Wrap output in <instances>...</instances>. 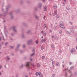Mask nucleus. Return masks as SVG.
Wrapping results in <instances>:
<instances>
[{
  "instance_id": "f257e3e1",
  "label": "nucleus",
  "mask_w": 77,
  "mask_h": 77,
  "mask_svg": "<svg viewBox=\"0 0 77 77\" xmlns=\"http://www.w3.org/2000/svg\"><path fill=\"white\" fill-rule=\"evenodd\" d=\"M60 26L61 28H63V29H65L64 26H63V23L62 22L60 23Z\"/></svg>"
},
{
  "instance_id": "f03ea898",
  "label": "nucleus",
  "mask_w": 77,
  "mask_h": 77,
  "mask_svg": "<svg viewBox=\"0 0 77 77\" xmlns=\"http://www.w3.org/2000/svg\"><path fill=\"white\" fill-rule=\"evenodd\" d=\"M75 50L73 48H72L71 49V53L73 54V52H75Z\"/></svg>"
},
{
  "instance_id": "7ed1b4c3",
  "label": "nucleus",
  "mask_w": 77,
  "mask_h": 77,
  "mask_svg": "<svg viewBox=\"0 0 77 77\" xmlns=\"http://www.w3.org/2000/svg\"><path fill=\"white\" fill-rule=\"evenodd\" d=\"M46 41V39H42V40L41 41V42L42 43H43L44 42H45Z\"/></svg>"
},
{
  "instance_id": "20e7f679",
  "label": "nucleus",
  "mask_w": 77,
  "mask_h": 77,
  "mask_svg": "<svg viewBox=\"0 0 77 77\" xmlns=\"http://www.w3.org/2000/svg\"><path fill=\"white\" fill-rule=\"evenodd\" d=\"M38 75H39V76L40 77H42L43 76V75L42 74H41V72H38Z\"/></svg>"
},
{
  "instance_id": "39448f33",
  "label": "nucleus",
  "mask_w": 77,
  "mask_h": 77,
  "mask_svg": "<svg viewBox=\"0 0 77 77\" xmlns=\"http://www.w3.org/2000/svg\"><path fill=\"white\" fill-rule=\"evenodd\" d=\"M29 62L26 63V67H28L29 66Z\"/></svg>"
},
{
  "instance_id": "423d86ee",
  "label": "nucleus",
  "mask_w": 77,
  "mask_h": 77,
  "mask_svg": "<svg viewBox=\"0 0 77 77\" xmlns=\"http://www.w3.org/2000/svg\"><path fill=\"white\" fill-rule=\"evenodd\" d=\"M44 11H46L47 10V7L46 6H45V7H44Z\"/></svg>"
},
{
  "instance_id": "0eeeda50",
  "label": "nucleus",
  "mask_w": 77,
  "mask_h": 77,
  "mask_svg": "<svg viewBox=\"0 0 77 77\" xmlns=\"http://www.w3.org/2000/svg\"><path fill=\"white\" fill-rule=\"evenodd\" d=\"M51 48H55V45H54L52 44L51 45Z\"/></svg>"
},
{
  "instance_id": "6e6552de",
  "label": "nucleus",
  "mask_w": 77,
  "mask_h": 77,
  "mask_svg": "<svg viewBox=\"0 0 77 77\" xmlns=\"http://www.w3.org/2000/svg\"><path fill=\"white\" fill-rule=\"evenodd\" d=\"M57 7V5H54V8L55 9H56Z\"/></svg>"
},
{
  "instance_id": "1a4fd4ad",
  "label": "nucleus",
  "mask_w": 77,
  "mask_h": 77,
  "mask_svg": "<svg viewBox=\"0 0 77 77\" xmlns=\"http://www.w3.org/2000/svg\"><path fill=\"white\" fill-rule=\"evenodd\" d=\"M13 29H14V32H16V30L15 29V27L14 26L13 27Z\"/></svg>"
},
{
  "instance_id": "9d476101",
  "label": "nucleus",
  "mask_w": 77,
  "mask_h": 77,
  "mask_svg": "<svg viewBox=\"0 0 77 77\" xmlns=\"http://www.w3.org/2000/svg\"><path fill=\"white\" fill-rule=\"evenodd\" d=\"M56 66H59V63L58 62H57V63H56Z\"/></svg>"
},
{
  "instance_id": "9b49d317",
  "label": "nucleus",
  "mask_w": 77,
  "mask_h": 77,
  "mask_svg": "<svg viewBox=\"0 0 77 77\" xmlns=\"http://www.w3.org/2000/svg\"><path fill=\"white\" fill-rule=\"evenodd\" d=\"M57 11H54V14H55V15H56V14H57Z\"/></svg>"
},
{
  "instance_id": "f8f14e48",
  "label": "nucleus",
  "mask_w": 77,
  "mask_h": 77,
  "mask_svg": "<svg viewBox=\"0 0 77 77\" xmlns=\"http://www.w3.org/2000/svg\"><path fill=\"white\" fill-rule=\"evenodd\" d=\"M37 67H40V65H39V63H37Z\"/></svg>"
},
{
  "instance_id": "ddd939ff",
  "label": "nucleus",
  "mask_w": 77,
  "mask_h": 77,
  "mask_svg": "<svg viewBox=\"0 0 77 77\" xmlns=\"http://www.w3.org/2000/svg\"><path fill=\"white\" fill-rule=\"evenodd\" d=\"M41 50H43V49H44V48H43V46H41Z\"/></svg>"
},
{
  "instance_id": "4468645a",
  "label": "nucleus",
  "mask_w": 77,
  "mask_h": 77,
  "mask_svg": "<svg viewBox=\"0 0 77 77\" xmlns=\"http://www.w3.org/2000/svg\"><path fill=\"white\" fill-rule=\"evenodd\" d=\"M68 72H69V73H70V74H72V72L70 70H69Z\"/></svg>"
},
{
  "instance_id": "2eb2a0df",
  "label": "nucleus",
  "mask_w": 77,
  "mask_h": 77,
  "mask_svg": "<svg viewBox=\"0 0 77 77\" xmlns=\"http://www.w3.org/2000/svg\"><path fill=\"white\" fill-rule=\"evenodd\" d=\"M38 75V72H36V73H35V75H36V76Z\"/></svg>"
},
{
  "instance_id": "dca6fc26",
  "label": "nucleus",
  "mask_w": 77,
  "mask_h": 77,
  "mask_svg": "<svg viewBox=\"0 0 77 77\" xmlns=\"http://www.w3.org/2000/svg\"><path fill=\"white\" fill-rule=\"evenodd\" d=\"M73 68V66H72L71 67H70V69H72Z\"/></svg>"
},
{
  "instance_id": "f3484780",
  "label": "nucleus",
  "mask_w": 77,
  "mask_h": 77,
  "mask_svg": "<svg viewBox=\"0 0 77 77\" xmlns=\"http://www.w3.org/2000/svg\"><path fill=\"white\" fill-rule=\"evenodd\" d=\"M44 27L45 28L46 27V24H45V25H44Z\"/></svg>"
},
{
  "instance_id": "a211bd4d",
  "label": "nucleus",
  "mask_w": 77,
  "mask_h": 77,
  "mask_svg": "<svg viewBox=\"0 0 77 77\" xmlns=\"http://www.w3.org/2000/svg\"><path fill=\"white\" fill-rule=\"evenodd\" d=\"M62 33V31H60V32H59V33L60 34H61Z\"/></svg>"
},
{
  "instance_id": "6ab92c4d",
  "label": "nucleus",
  "mask_w": 77,
  "mask_h": 77,
  "mask_svg": "<svg viewBox=\"0 0 77 77\" xmlns=\"http://www.w3.org/2000/svg\"><path fill=\"white\" fill-rule=\"evenodd\" d=\"M7 59L8 60H10V58L9 57H7Z\"/></svg>"
},
{
  "instance_id": "aec40b11",
  "label": "nucleus",
  "mask_w": 77,
  "mask_h": 77,
  "mask_svg": "<svg viewBox=\"0 0 77 77\" xmlns=\"http://www.w3.org/2000/svg\"><path fill=\"white\" fill-rule=\"evenodd\" d=\"M66 9L67 10H69V8L68 7H66Z\"/></svg>"
},
{
  "instance_id": "412c9836",
  "label": "nucleus",
  "mask_w": 77,
  "mask_h": 77,
  "mask_svg": "<svg viewBox=\"0 0 77 77\" xmlns=\"http://www.w3.org/2000/svg\"><path fill=\"white\" fill-rule=\"evenodd\" d=\"M45 57L44 56H43L42 57V59H44Z\"/></svg>"
},
{
  "instance_id": "4be33fe9",
  "label": "nucleus",
  "mask_w": 77,
  "mask_h": 77,
  "mask_svg": "<svg viewBox=\"0 0 77 77\" xmlns=\"http://www.w3.org/2000/svg\"><path fill=\"white\" fill-rule=\"evenodd\" d=\"M55 74H53V75H52V76H53V77H55Z\"/></svg>"
},
{
  "instance_id": "5701e85b",
  "label": "nucleus",
  "mask_w": 77,
  "mask_h": 77,
  "mask_svg": "<svg viewBox=\"0 0 77 77\" xmlns=\"http://www.w3.org/2000/svg\"><path fill=\"white\" fill-rule=\"evenodd\" d=\"M35 43H36V44H38V41H36V42H35Z\"/></svg>"
},
{
  "instance_id": "b1692460",
  "label": "nucleus",
  "mask_w": 77,
  "mask_h": 77,
  "mask_svg": "<svg viewBox=\"0 0 77 77\" xmlns=\"http://www.w3.org/2000/svg\"><path fill=\"white\" fill-rule=\"evenodd\" d=\"M34 53H33V54H31V56H33V55H34Z\"/></svg>"
},
{
  "instance_id": "393cba45",
  "label": "nucleus",
  "mask_w": 77,
  "mask_h": 77,
  "mask_svg": "<svg viewBox=\"0 0 77 77\" xmlns=\"http://www.w3.org/2000/svg\"><path fill=\"white\" fill-rule=\"evenodd\" d=\"M46 18V16H44L43 18L44 19H45Z\"/></svg>"
},
{
  "instance_id": "a878e982",
  "label": "nucleus",
  "mask_w": 77,
  "mask_h": 77,
  "mask_svg": "<svg viewBox=\"0 0 77 77\" xmlns=\"http://www.w3.org/2000/svg\"><path fill=\"white\" fill-rule=\"evenodd\" d=\"M2 66L0 65V69L2 68Z\"/></svg>"
},
{
  "instance_id": "bb28decb",
  "label": "nucleus",
  "mask_w": 77,
  "mask_h": 77,
  "mask_svg": "<svg viewBox=\"0 0 77 77\" xmlns=\"http://www.w3.org/2000/svg\"><path fill=\"white\" fill-rule=\"evenodd\" d=\"M56 17L57 18H59V16L58 15H57L56 16Z\"/></svg>"
},
{
  "instance_id": "cd10ccee",
  "label": "nucleus",
  "mask_w": 77,
  "mask_h": 77,
  "mask_svg": "<svg viewBox=\"0 0 77 77\" xmlns=\"http://www.w3.org/2000/svg\"><path fill=\"white\" fill-rule=\"evenodd\" d=\"M51 27H53V25L52 24H51Z\"/></svg>"
},
{
  "instance_id": "c85d7f7f",
  "label": "nucleus",
  "mask_w": 77,
  "mask_h": 77,
  "mask_svg": "<svg viewBox=\"0 0 77 77\" xmlns=\"http://www.w3.org/2000/svg\"><path fill=\"white\" fill-rule=\"evenodd\" d=\"M44 35L46 36V33H44Z\"/></svg>"
},
{
  "instance_id": "c756f323",
  "label": "nucleus",
  "mask_w": 77,
  "mask_h": 77,
  "mask_svg": "<svg viewBox=\"0 0 77 77\" xmlns=\"http://www.w3.org/2000/svg\"><path fill=\"white\" fill-rule=\"evenodd\" d=\"M31 40L29 41V42H28V43H31Z\"/></svg>"
},
{
  "instance_id": "7c9ffc66",
  "label": "nucleus",
  "mask_w": 77,
  "mask_h": 77,
  "mask_svg": "<svg viewBox=\"0 0 77 77\" xmlns=\"http://www.w3.org/2000/svg\"><path fill=\"white\" fill-rule=\"evenodd\" d=\"M44 32L43 31H41V33H43Z\"/></svg>"
},
{
  "instance_id": "2f4dec72",
  "label": "nucleus",
  "mask_w": 77,
  "mask_h": 77,
  "mask_svg": "<svg viewBox=\"0 0 77 77\" xmlns=\"http://www.w3.org/2000/svg\"><path fill=\"white\" fill-rule=\"evenodd\" d=\"M54 38V36H52V38Z\"/></svg>"
},
{
  "instance_id": "473e14b6",
  "label": "nucleus",
  "mask_w": 77,
  "mask_h": 77,
  "mask_svg": "<svg viewBox=\"0 0 77 77\" xmlns=\"http://www.w3.org/2000/svg\"><path fill=\"white\" fill-rule=\"evenodd\" d=\"M7 44H8V43H7V42H6V43H5V45H7Z\"/></svg>"
},
{
  "instance_id": "72a5a7b5",
  "label": "nucleus",
  "mask_w": 77,
  "mask_h": 77,
  "mask_svg": "<svg viewBox=\"0 0 77 77\" xmlns=\"http://www.w3.org/2000/svg\"><path fill=\"white\" fill-rule=\"evenodd\" d=\"M25 45H23V48H25Z\"/></svg>"
},
{
  "instance_id": "f704fd0d",
  "label": "nucleus",
  "mask_w": 77,
  "mask_h": 77,
  "mask_svg": "<svg viewBox=\"0 0 77 77\" xmlns=\"http://www.w3.org/2000/svg\"><path fill=\"white\" fill-rule=\"evenodd\" d=\"M71 64H72V63L71 62H70V63H69V64L70 65H71Z\"/></svg>"
},
{
  "instance_id": "c9c22d12",
  "label": "nucleus",
  "mask_w": 77,
  "mask_h": 77,
  "mask_svg": "<svg viewBox=\"0 0 77 77\" xmlns=\"http://www.w3.org/2000/svg\"><path fill=\"white\" fill-rule=\"evenodd\" d=\"M1 49V45L0 44V50Z\"/></svg>"
},
{
  "instance_id": "e433bc0d",
  "label": "nucleus",
  "mask_w": 77,
  "mask_h": 77,
  "mask_svg": "<svg viewBox=\"0 0 77 77\" xmlns=\"http://www.w3.org/2000/svg\"><path fill=\"white\" fill-rule=\"evenodd\" d=\"M50 32H52L51 30V29L50 30Z\"/></svg>"
},
{
  "instance_id": "4c0bfd02",
  "label": "nucleus",
  "mask_w": 77,
  "mask_h": 77,
  "mask_svg": "<svg viewBox=\"0 0 77 77\" xmlns=\"http://www.w3.org/2000/svg\"><path fill=\"white\" fill-rule=\"evenodd\" d=\"M60 53H62V51H60Z\"/></svg>"
},
{
  "instance_id": "58836bf2",
  "label": "nucleus",
  "mask_w": 77,
  "mask_h": 77,
  "mask_svg": "<svg viewBox=\"0 0 77 77\" xmlns=\"http://www.w3.org/2000/svg\"><path fill=\"white\" fill-rule=\"evenodd\" d=\"M46 30H47V29H48V27H46Z\"/></svg>"
},
{
  "instance_id": "ea45409f",
  "label": "nucleus",
  "mask_w": 77,
  "mask_h": 77,
  "mask_svg": "<svg viewBox=\"0 0 77 77\" xmlns=\"http://www.w3.org/2000/svg\"><path fill=\"white\" fill-rule=\"evenodd\" d=\"M64 2H66V0H64Z\"/></svg>"
},
{
  "instance_id": "a19ab883",
  "label": "nucleus",
  "mask_w": 77,
  "mask_h": 77,
  "mask_svg": "<svg viewBox=\"0 0 77 77\" xmlns=\"http://www.w3.org/2000/svg\"><path fill=\"white\" fill-rule=\"evenodd\" d=\"M75 48L77 50V46H76Z\"/></svg>"
},
{
  "instance_id": "79ce46f5",
  "label": "nucleus",
  "mask_w": 77,
  "mask_h": 77,
  "mask_svg": "<svg viewBox=\"0 0 77 77\" xmlns=\"http://www.w3.org/2000/svg\"><path fill=\"white\" fill-rule=\"evenodd\" d=\"M35 18H38V17H37V16H36V17H35Z\"/></svg>"
},
{
  "instance_id": "37998d69",
  "label": "nucleus",
  "mask_w": 77,
  "mask_h": 77,
  "mask_svg": "<svg viewBox=\"0 0 77 77\" xmlns=\"http://www.w3.org/2000/svg\"><path fill=\"white\" fill-rule=\"evenodd\" d=\"M55 14H53V16H54Z\"/></svg>"
},
{
  "instance_id": "c03bdc74",
  "label": "nucleus",
  "mask_w": 77,
  "mask_h": 77,
  "mask_svg": "<svg viewBox=\"0 0 77 77\" xmlns=\"http://www.w3.org/2000/svg\"><path fill=\"white\" fill-rule=\"evenodd\" d=\"M25 77H28V76L26 75V76H25Z\"/></svg>"
},
{
  "instance_id": "a18cd8bd",
  "label": "nucleus",
  "mask_w": 77,
  "mask_h": 77,
  "mask_svg": "<svg viewBox=\"0 0 77 77\" xmlns=\"http://www.w3.org/2000/svg\"><path fill=\"white\" fill-rule=\"evenodd\" d=\"M52 63H53V64H54V61H53V62Z\"/></svg>"
},
{
  "instance_id": "49530a36",
  "label": "nucleus",
  "mask_w": 77,
  "mask_h": 77,
  "mask_svg": "<svg viewBox=\"0 0 77 77\" xmlns=\"http://www.w3.org/2000/svg\"><path fill=\"white\" fill-rule=\"evenodd\" d=\"M3 40H4V37H3Z\"/></svg>"
},
{
  "instance_id": "de8ad7c7",
  "label": "nucleus",
  "mask_w": 77,
  "mask_h": 77,
  "mask_svg": "<svg viewBox=\"0 0 77 77\" xmlns=\"http://www.w3.org/2000/svg\"><path fill=\"white\" fill-rule=\"evenodd\" d=\"M1 41V38H0V41Z\"/></svg>"
},
{
  "instance_id": "09e8293b",
  "label": "nucleus",
  "mask_w": 77,
  "mask_h": 77,
  "mask_svg": "<svg viewBox=\"0 0 77 77\" xmlns=\"http://www.w3.org/2000/svg\"><path fill=\"white\" fill-rule=\"evenodd\" d=\"M13 48L12 46H11V48Z\"/></svg>"
},
{
  "instance_id": "8fccbe9b",
  "label": "nucleus",
  "mask_w": 77,
  "mask_h": 77,
  "mask_svg": "<svg viewBox=\"0 0 77 77\" xmlns=\"http://www.w3.org/2000/svg\"><path fill=\"white\" fill-rule=\"evenodd\" d=\"M43 1L45 2V0H42Z\"/></svg>"
},
{
  "instance_id": "3c124183",
  "label": "nucleus",
  "mask_w": 77,
  "mask_h": 77,
  "mask_svg": "<svg viewBox=\"0 0 77 77\" xmlns=\"http://www.w3.org/2000/svg\"><path fill=\"white\" fill-rule=\"evenodd\" d=\"M63 5H64V6H65V4H63Z\"/></svg>"
},
{
  "instance_id": "603ef678",
  "label": "nucleus",
  "mask_w": 77,
  "mask_h": 77,
  "mask_svg": "<svg viewBox=\"0 0 77 77\" xmlns=\"http://www.w3.org/2000/svg\"><path fill=\"white\" fill-rule=\"evenodd\" d=\"M42 38H43V36H42Z\"/></svg>"
},
{
  "instance_id": "864d4df0",
  "label": "nucleus",
  "mask_w": 77,
  "mask_h": 77,
  "mask_svg": "<svg viewBox=\"0 0 77 77\" xmlns=\"http://www.w3.org/2000/svg\"><path fill=\"white\" fill-rule=\"evenodd\" d=\"M1 72H0V75H1Z\"/></svg>"
},
{
  "instance_id": "5fc2aeb1",
  "label": "nucleus",
  "mask_w": 77,
  "mask_h": 77,
  "mask_svg": "<svg viewBox=\"0 0 77 77\" xmlns=\"http://www.w3.org/2000/svg\"><path fill=\"white\" fill-rule=\"evenodd\" d=\"M46 60H47L48 59L47 58H46Z\"/></svg>"
},
{
  "instance_id": "6e6d98bb",
  "label": "nucleus",
  "mask_w": 77,
  "mask_h": 77,
  "mask_svg": "<svg viewBox=\"0 0 77 77\" xmlns=\"http://www.w3.org/2000/svg\"><path fill=\"white\" fill-rule=\"evenodd\" d=\"M63 67H64V65H63Z\"/></svg>"
},
{
  "instance_id": "4d7b16f0",
  "label": "nucleus",
  "mask_w": 77,
  "mask_h": 77,
  "mask_svg": "<svg viewBox=\"0 0 77 77\" xmlns=\"http://www.w3.org/2000/svg\"><path fill=\"white\" fill-rule=\"evenodd\" d=\"M76 42H77V38H76Z\"/></svg>"
},
{
  "instance_id": "13d9d810",
  "label": "nucleus",
  "mask_w": 77,
  "mask_h": 77,
  "mask_svg": "<svg viewBox=\"0 0 77 77\" xmlns=\"http://www.w3.org/2000/svg\"><path fill=\"white\" fill-rule=\"evenodd\" d=\"M23 67V65H22V67Z\"/></svg>"
},
{
  "instance_id": "bf43d9fd",
  "label": "nucleus",
  "mask_w": 77,
  "mask_h": 77,
  "mask_svg": "<svg viewBox=\"0 0 77 77\" xmlns=\"http://www.w3.org/2000/svg\"><path fill=\"white\" fill-rule=\"evenodd\" d=\"M50 15H51V14H50Z\"/></svg>"
},
{
  "instance_id": "052dcab7",
  "label": "nucleus",
  "mask_w": 77,
  "mask_h": 77,
  "mask_svg": "<svg viewBox=\"0 0 77 77\" xmlns=\"http://www.w3.org/2000/svg\"><path fill=\"white\" fill-rule=\"evenodd\" d=\"M56 29V28H54V29Z\"/></svg>"
}]
</instances>
